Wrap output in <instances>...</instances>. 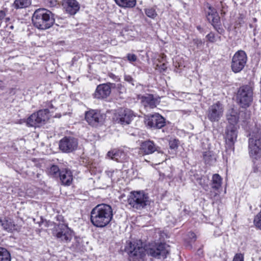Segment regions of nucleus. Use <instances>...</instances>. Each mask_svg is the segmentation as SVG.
Returning <instances> with one entry per match:
<instances>
[{
  "label": "nucleus",
  "mask_w": 261,
  "mask_h": 261,
  "mask_svg": "<svg viewBox=\"0 0 261 261\" xmlns=\"http://www.w3.org/2000/svg\"><path fill=\"white\" fill-rule=\"evenodd\" d=\"M77 146V139L72 137H65L59 142V148L64 152H71L75 150Z\"/></svg>",
  "instance_id": "f8f14e48"
},
{
  "label": "nucleus",
  "mask_w": 261,
  "mask_h": 261,
  "mask_svg": "<svg viewBox=\"0 0 261 261\" xmlns=\"http://www.w3.org/2000/svg\"><path fill=\"white\" fill-rule=\"evenodd\" d=\"M124 80L128 83H130L132 84V85H134L133 81L134 80L132 78V77L129 75H124Z\"/></svg>",
  "instance_id": "4c0bfd02"
},
{
  "label": "nucleus",
  "mask_w": 261,
  "mask_h": 261,
  "mask_svg": "<svg viewBox=\"0 0 261 261\" xmlns=\"http://www.w3.org/2000/svg\"><path fill=\"white\" fill-rule=\"evenodd\" d=\"M10 252L5 248L0 247V261H11Z\"/></svg>",
  "instance_id": "c85d7f7f"
},
{
  "label": "nucleus",
  "mask_w": 261,
  "mask_h": 261,
  "mask_svg": "<svg viewBox=\"0 0 261 261\" xmlns=\"http://www.w3.org/2000/svg\"><path fill=\"white\" fill-rule=\"evenodd\" d=\"M203 159L208 164H211L216 161V158L211 151H205L203 153Z\"/></svg>",
  "instance_id": "c756f323"
},
{
  "label": "nucleus",
  "mask_w": 261,
  "mask_h": 261,
  "mask_svg": "<svg viewBox=\"0 0 261 261\" xmlns=\"http://www.w3.org/2000/svg\"><path fill=\"white\" fill-rule=\"evenodd\" d=\"M51 3L53 5H54L56 4V1H54V2H51Z\"/></svg>",
  "instance_id": "c03bdc74"
},
{
  "label": "nucleus",
  "mask_w": 261,
  "mask_h": 261,
  "mask_svg": "<svg viewBox=\"0 0 261 261\" xmlns=\"http://www.w3.org/2000/svg\"><path fill=\"white\" fill-rule=\"evenodd\" d=\"M119 7L124 8H132L136 5V0H115Z\"/></svg>",
  "instance_id": "b1692460"
},
{
  "label": "nucleus",
  "mask_w": 261,
  "mask_h": 261,
  "mask_svg": "<svg viewBox=\"0 0 261 261\" xmlns=\"http://www.w3.org/2000/svg\"><path fill=\"white\" fill-rule=\"evenodd\" d=\"M127 60L129 62H135L137 60V56L135 54H128L127 55Z\"/></svg>",
  "instance_id": "c9c22d12"
},
{
  "label": "nucleus",
  "mask_w": 261,
  "mask_h": 261,
  "mask_svg": "<svg viewBox=\"0 0 261 261\" xmlns=\"http://www.w3.org/2000/svg\"><path fill=\"white\" fill-rule=\"evenodd\" d=\"M253 87L249 85H243L238 90L237 99L242 108L249 107L253 101Z\"/></svg>",
  "instance_id": "0eeeda50"
},
{
  "label": "nucleus",
  "mask_w": 261,
  "mask_h": 261,
  "mask_svg": "<svg viewBox=\"0 0 261 261\" xmlns=\"http://www.w3.org/2000/svg\"><path fill=\"white\" fill-rule=\"evenodd\" d=\"M4 87V84L2 81H0V89H3Z\"/></svg>",
  "instance_id": "37998d69"
},
{
  "label": "nucleus",
  "mask_w": 261,
  "mask_h": 261,
  "mask_svg": "<svg viewBox=\"0 0 261 261\" xmlns=\"http://www.w3.org/2000/svg\"><path fill=\"white\" fill-rule=\"evenodd\" d=\"M160 148L156 146L152 141L148 140L143 142L140 145V150L145 154H149L157 151L160 160L155 162V164H160L165 159L163 152L160 150Z\"/></svg>",
  "instance_id": "9d476101"
},
{
  "label": "nucleus",
  "mask_w": 261,
  "mask_h": 261,
  "mask_svg": "<svg viewBox=\"0 0 261 261\" xmlns=\"http://www.w3.org/2000/svg\"><path fill=\"white\" fill-rule=\"evenodd\" d=\"M226 118L229 123L228 125L237 126V124L239 121V114L236 110L233 109L228 110Z\"/></svg>",
  "instance_id": "5701e85b"
},
{
  "label": "nucleus",
  "mask_w": 261,
  "mask_h": 261,
  "mask_svg": "<svg viewBox=\"0 0 261 261\" xmlns=\"http://www.w3.org/2000/svg\"><path fill=\"white\" fill-rule=\"evenodd\" d=\"M105 116L99 110H90L85 113V119L90 125L96 126L101 123Z\"/></svg>",
  "instance_id": "ddd939ff"
},
{
  "label": "nucleus",
  "mask_w": 261,
  "mask_h": 261,
  "mask_svg": "<svg viewBox=\"0 0 261 261\" xmlns=\"http://www.w3.org/2000/svg\"><path fill=\"white\" fill-rule=\"evenodd\" d=\"M116 85L114 83H108L98 85L94 94L95 98L103 99L109 96L111 92V89L115 88Z\"/></svg>",
  "instance_id": "2eb2a0df"
},
{
  "label": "nucleus",
  "mask_w": 261,
  "mask_h": 261,
  "mask_svg": "<svg viewBox=\"0 0 261 261\" xmlns=\"http://www.w3.org/2000/svg\"><path fill=\"white\" fill-rule=\"evenodd\" d=\"M209 9L211 11L208 12L207 20L212 23L215 29H217L218 28H219L220 17L215 10H212L211 7Z\"/></svg>",
  "instance_id": "4be33fe9"
},
{
  "label": "nucleus",
  "mask_w": 261,
  "mask_h": 261,
  "mask_svg": "<svg viewBox=\"0 0 261 261\" xmlns=\"http://www.w3.org/2000/svg\"><path fill=\"white\" fill-rule=\"evenodd\" d=\"M53 234L58 241L61 243L68 244L74 236V233L67 224L60 223L55 225L53 230Z\"/></svg>",
  "instance_id": "423d86ee"
},
{
  "label": "nucleus",
  "mask_w": 261,
  "mask_h": 261,
  "mask_svg": "<svg viewBox=\"0 0 261 261\" xmlns=\"http://www.w3.org/2000/svg\"><path fill=\"white\" fill-rule=\"evenodd\" d=\"M113 216L111 206L106 204H101L94 207L90 213V221L95 227L103 228L111 221Z\"/></svg>",
  "instance_id": "f03ea898"
},
{
  "label": "nucleus",
  "mask_w": 261,
  "mask_h": 261,
  "mask_svg": "<svg viewBox=\"0 0 261 261\" xmlns=\"http://www.w3.org/2000/svg\"><path fill=\"white\" fill-rule=\"evenodd\" d=\"M146 15L151 18L154 19L157 15L155 10L153 8H147L145 10Z\"/></svg>",
  "instance_id": "7c9ffc66"
},
{
  "label": "nucleus",
  "mask_w": 261,
  "mask_h": 261,
  "mask_svg": "<svg viewBox=\"0 0 261 261\" xmlns=\"http://www.w3.org/2000/svg\"><path fill=\"white\" fill-rule=\"evenodd\" d=\"M111 44H113V45H115V43H113V42H111Z\"/></svg>",
  "instance_id": "49530a36"
},
{
  "label": "nucleus",
  "mask_w": 261,
  "mask_h": 261,
  "mask_svg": "<svg viewBox=\"0 0 261 261\" xmlns=\"http://www.w3.org/2000/svg\"><path fill=\"white\" fill-rule=\"evenodd\" d=\"M61 171L57 165H54L48 169L47 172L49 176L53 178H59Z\"/></svg>",
  "instance_id": "cd10ccee"
},
{
  "label": "nucleus",
  "mask_w": 261,
  "mask_h": 261,
  "mask_svg": "<svg viewBox=\"0 0 261 261\" xmlns=\"http://www.w3.org/2000/svg\"><path fill=\"white\" fill-rule=\"evenodd\" d=\"M111 75H110V76H111V77H113V76H115L114 74H112V73H111Z\"/></svg>",
  "instance_id": "a18cd8bd"
},
{
  "label": "nucleus",
  "mask_w": 261,
  "mask_h": 261,
  "mask_svg": "<svg viewBox=\"0 0 261 261\" xmlns=\"http://www.w3.org/2000/svg\"><path fill=\"white\" fill-rule=\"evenodd\" d=\"M135 116L132 110L125 109L119 112L117 120L122 125H127L131 122Z\"/></svg>",
  "instance_id": "f3484780"
},
{
  "label": "nucleus",
  "mask_w": 261,
  "mask_h": 261,
  "mask_svg": "<svg viewBox=\"0 0 261 261\" xmlns=\"http://www.w3.org/2000/svg\"><path fill=\"white\" fill-rule=\"evenodd\" d=\"M64 12L70 16L74 15L80 10V4L76 0H62Z\"/></svg>",
  "instance_id": "dca6fc26"
},
{
  "label": "nucleus",
  "mask_w": 261,
  "mask_h": 261,
  "mask_svg": "<svg viewBox=\"0 0 261 261\" xmlns=\"http://www.w3.org/2000/svg\"><path fill=\"white\" fill-rule=\"evenodd\" d=\"M233 261H244L243 255L241 253L236 254L233 259Z\"/></svg>",
  "instance_id": "f704fd0d"
},
{
  "label": "nucleus",
  "mask_w": 261,
  "mask_h": 261,
  "mask_svg": "<svg viewBox=\"0 0 261 261\" xmlns=\"http://www.w3.org/2000/svg\"><path fill=\"white\" fill-rule=\"evenodd\" d=\"M189 237L191 239V241H195L196 239V236L193 232H190L189 233Z\"/></svg>",
  "instance_id": "58836bf2"
},
{
  "label": "nucleus",
  "mask_w": 261,
  "mask_h": 261,
  "mask_svg": "<svg viewBox=\"0 0 261 261\" xmlns=\"http://www.w3.org/2000/svg\"><path fill=\"white\" fill-rule=\"evenodd\" d=\"M194 44L196 45L198 47L201 46L203 45V42L201 39H195L193 40Z\"/></svg>",
  "instance_id": "e433bc0d"
},
{
  "label": "nucleus",
  "mask_w": 261,
  "mask_h": 261,
  "mask_svg": "<svg viewBox=\"0 0 261 261\" xmlns=\"http://www.w3.org/2000/svg\"><path fill=\"white\" fill-rule=\"evenodd\" d=\"M62 185L69 186L73 179V175L71 171L67 169H63L60 171L59 176Z\"/></svg>",
  "instance_id": "412c9836"
},
{
  "label": "nucleus",
  "mask_w": 261,
  "mask_h": 261,
  "mask_svg": "<svg viewBox=\"0 0 261 261\" xmlns=\"http://www.w3.org/2000/svg\"><path fill=\"white\" fill-rule=\"evenodd\" d=\"M63 218L62 217V216H57V220H58L59 221H63Z\"/></svg>",
  "instance_id": "79ce46f5"
},
{
  "label": "nucleus",
  "mask_w": 261,
  "mask_h": 261,
  "mask_svg": "<svg viewBox=\"0 0 261 261\" xmlns=\"http://www.w3.org/2000/svg\"><path fill=\"white\" fill-rule=\"evenodd\" d=\"M224 107L219 101L210 106L207 112V117L212 122H218L223 115Z\"/></svg>",
  "instance_id": "9b49d317"
},
{
  "label": "nucleus",
  "mask_w": 261,
  "mask_h": 261,
  "mask_svg": "<svg viewBox=\"0 0 261 261\" xmlns=\"http://www.w3.org/2000/svg\"><path fill=\"white\" fill-rule=\"evenodd\" d=\"M107 156L117 162H125L128 158L126 153L124 151L117 149L109 151L107 153Z\"/></svg>",
  "instance_id": "aec40b11"
},
{
  "label": "nucleus",
  "mask_w": 261,
  "mask_h": 261,
  "mask_svg": "<svg viewBox=\"0 0 261 261\" xmlns=\"http://www.w3.org/2000/svg\"><path fill=\"white\" fill-rule=\"evenodd\" d=\"M145 123L150 128L160 129L165 125V120L158 113H155L148 117Z\"/></svg>",
  "instance_id": "4468645a"
},
{
  "label": "nucleus",
  "mask_w": 261,
  "mask_h": 261,
  "mask_svg": "<svg viewBox=\"0 0 261 261\" xmlns=\"http://www.w3.org/2000/svg\"><path fill=\"white\" fill-rule=\"evenodd\" d=\"M48 110L46 109L32 114L27 120V125L34 127L40 126L48 119Z\"/></svg>",
  "instance_id": "6e6552de"
},
{
  "label": "nucleus",
  "mask_w": 261,
  "mask_h": 261,
  "mask_svg": "<svg viewBox=\"0 0 261 261\" xmlns=\"http://www.w3.org/2000/svg\"><path fill=\"white\" fill-rule=\"evenodd\" d=\"M169 246L165 243H155L145 249L141 243L136 241L130 242L125 248V251L127 253L130 261H139L145 255V252L153 257L159 259H164L169 252Z\"/></svg>",
  "instance_id": "f257e3e1"
},
{
  "label": "nucleus",
  "mask_w": 261,
  "mask_h": 261,
  "mask_svg": "<svg viewBox=\"0 0 261 261\" xmlns=\"http://www.w3.org/2000/svg\"><path fill=\"white\" fill-rule=\"evenodd\" d=\"M222 179L218 174H215L213 175L212 180V188L215 190H218L221 187Z\"/></svg>",
  "instance_id": "393cba45"
},
{
  "label": "nucleus",
  "mask_w": 261,
  "mask_h": 261,
  "mask_svg": "<svg viewBox=\"0 0 261 261\" xmlns=\"http://www.w3.org/2000/svg\"><path fill=\"white\" fill-rule=\"evenodd\" d=\"M0 223L3 229L7 231H12L16 229L15 225L11 220H2L0 219Z\"/></svg>",
  "instance_id": "a878e982"
},
{
  "label": "nucleus",
  "mask_w": 261,
  "mask_h": 261,
  "mask_svg": "<svg viewBox=\"0 0 261 261\" xmlns=\"http://www.w3.org/2000/svg\"><path fill=\"white\" fill-rule=\"evenodd\" d=\"M127 201L130 207L136 210H142L150 204V199L147 193L143 191L131 192Z\"/></svg>",
  "instance_id": "20e7f679"
},
{
  "label": "nucleus",
  "mask_w": 261,
  "mask_h": 261,
  "mask_svg": "<svg viewBox=\"0 0 261 261\" xmlns=\"http://www.w3.org/2000/svg\"><path fill=\"white\" fill-rule=\"evenodd\" d=\"M248 149L250 156L253 160H258L261 156V130L256 127L250 134Z\"/></svg>",
  "instance_id": "39448f33"
},
{
  "label": "nucleus",
  "mask_w": 261,
  "mask_h": 261,
  "mask_svg": "<svg viewBox=\"0 0 261 261\" xmlns=\"http://www.w3.org/2000/svg\"><path fill=\"white\" fill-rule=\"evenodd\" d=\"M238 126L228 125L226 130V144L227 147L232 148L237 137Z\"/></svg>",
  "instance_id": "a211bd4d"
},
{
  "label": "nucleus",
  "mask_w": 261,
  "mask_h": 261,
  "mask_svg": "<svg viewBox=\"0 0 261 261\" xmlns=\"http://www.w3.org/2000/svg\"><path fill=\"white\" fill-rule=\"evenodd\" d=\"M6 16V13L4 11H0V20H2Z\"/></svg>",
  "instance_id": "ea45409f"
},
{
  "label": "nucleus",
  "mask_w": 261,
  "mask_h": 261,
  "mask_svg": "<svg viewBox=\"0 0 261 261\" xmlns=\"http://www.w3.org/2000/svg\"><path fill=\"white\" fill-rule=\"evenodd\" d=\"M254 223L256 227L261 230V212L255 217Z\"/></svg>",
  "instance_id": "2f4dec72"
},
{
  "label": "nucleus",
  "mask_w": 261,
  "mask_h": 261,
  "mask_svg": "<svg viewBox=\"0 0 261 261\" xmlns=\"http://www.w3.org/2000/svg\"><path fill=\"white\" fill-rule=\"evenodd\" d=\"M255 160H252V161L253 162V172H257V171H258V167H257L256 165H255Z\"/></svg>",
  "instance_id": "a19ab883"
},
{
  "label": "nucleus",
  "mask_w": 261,
  "mask_h": 261,
  "mask_svg": "<svg viewBox=\"0 0 261 261\" xmlns=\"http://www.w3.org/2000/svg\"><path fill=\"white\" fill-rule=\"evenodd\" d=\"M169 146L171 149H176L178 147V140L174 139L169 142Z\"/></svg>",
  "instance_id": "72a5a7b5"
},
{
  "label": "nucleus",
  "mask_w": 261,
  "mask_h": 261,
  "mask_svg": "<svg viewBox=\"0 0 261 261\" xmlns=\"http://www.w3.org/2000/svg\"><path fill=\"white\" fill-rule=\"evenodd\" d=\"M139 99L145 108L152 109L156 107L158 103V99L154 97L152 94H146L144 95H139Z\"/></svg>",
  "instance_id": "6ab92c4d"
},
{
  "label": "nucleus",
  "mask_w": 261,
  "mask_h": 261,
  "mask_svg": "<svg viewBox=\"0 0 261 261\" xmlns=\"http://www.w3.org/2000/svg\"><path fill=\"white\" fill-rule=\"evenodd\" d=\"M207 40L211 42H215L218 39L221 40V37L218 36L217 38L216 37L215 35L213 33H210L207 34L206 36Z\"/></svg>",
  "instance_id": "473e14b6"
},
{
  "label": "nucleus",
  "mask_w": 261,
  "mask_h": 261,
  "mask_svg": "<svg viewBox=\"0 0 261 261\" xmlns=\"http://www.w3.org/2000/svg\"><path fill=\"white\" fill-rule=\"evenodd\" d=\"M54 15L51 11L44 8L35 10L32 17L34 26L40 30H46L50 28L55 22Z\"/></svg>",
  "instance_id": "7ed1b4c3"
},
{
  "label": "nucleus",
  "mask_w": 261,
  "mask_h": 261,
  "mask_svg": "<svg viewBox=\"0 0 261 261\" xmlns=\"http://www.w3.org/2000/svg\"><path fill=\"white\" fill-rule=\"evenodd\" d=\"M220 29V28H219V29ZM218 29H219V28L217 29V31H219V30H218Z\"/></svg>",
  "instance_id": "de8ad7c7"
},
{
  "label": "nucleus",
  "mask_w": 261,
  "mask_h": 261,
  "mask_svg": "<svg viewBox=\"0 0 261 261\" xmlns=\"http://www.w3.org/2000/svg\"><path fill=\"white\" fill-rule=\"evenodd\" d=\"M247 61L245 52L240 50L237 51L232 57L231 67L234 73L240 72L244 68Z\"/></svg>",
  "instance_id": "1a4fd4ad"
},
{
  "label": "nucleus",
  "mask_w": 261,
  "mask_h": 261,
  "mask_svg": "<svg viewBox=\"0 0 261 261\" xmlns=\"http://www.w3.org/2000/svg\"><path fill=\"white\" fill-rule=\"evenodd\" d=\"M31 3V0H15L13 7L16 9L25 8L29 7Z\"/></svg>",
  "instance_id": "bb28decb"
},
{
  "label": "nucleus",
  "mask_w": 261,
  "mask_h": 261,
  "mask_svg": "<svg viewBox=\"0 0 261 261\" xmlns=\"http://www.w3.org/2000/svg\"><path fill=\"white\" fill-rule=\"evenodd\" d=\"M217 195V193H215L214 196H216Z\"/></svg>",
  "instance_id": "09e8293b"
}]
</instances>
